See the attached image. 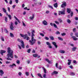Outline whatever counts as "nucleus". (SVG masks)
<instances>
[{
	"label": "nucleus",
	"mask_w": 78,
	"mask_h": 78,
	"mask_svg": "<svg viewBox=\"0 0 78 78\" xmlns=\"http://www.w3.org/2000/svg\"><path fill=\"white\" fill-rule=\"evenodd\" d=\"M7 53L8 54L7 56L8 58H7V59L9 61H12V59L11 58H13V51L12 50H11L10 48H7Z\"/></svg>",
	"instance_id": "f257e3e1"
},
{
	"label": "nucleus",
	"mask_w": 78,
	"mask_h": 78,
	"mask_svg": "<svg viewBox=\"0 0 78 78\" xmlns=\"http://www.w3.org/2000/svg\"><path fill=\"white\" fill-rule=\"evenodd\" d=\"M20 35L21 37H23L25 39H26V40L27 41H28L30 40V37L28 36L27 34H26L25 35H23V34H20Z\"/></svg>",
	"instance_id": "f03ea898"
},
{
	"label": "nucleus",
	"mask_w": 78,
	"mask_h": 78,
	"mask_svg": "<svg viewBox=\"0 0 78 78\" xmlns=\"http://www.w3.org/2000/svg\"><path fill=\"white\" fill-rule=\"evenodd\" d=\"M36 40L34 39V37H32L31 38V40L29 41V42L30 45H33L36 43Z\"/></svg>",
	"instance_id": "7ed1b4c3"
},
{
	"label": "nucleus",
	"mask_w": 78,
	"mask_h": 78,
	"mask_svg": "<svg viewBox=\"0 0 78 78\" xmlns=\"http://www.w3.org/2000/svg\"><path fill=\"white\" fill-rule=\"evenodd\" d=\"M46 44L48 45V48H52V46H51V45L50 43L49 42H46Z\"/></svg>",
	"instance_id": "20e7f679"
},
{
	"label": "nucleus",
	"mask_w": 78,
	"mask_h": 78,
	"mask_svg": "<svg viewBox=\"0 0 78 78\" xmlns=\"http://www.w3.org/2000/svg\"><path fill=\"white\" fill-rule=\"evenodd\" d=\"M61 6L62 8H64L66 6V2H63L62 4L61 5Z\"/></svg>",
	"instance_id": "39448f33"
},
{
	"label": "nucleus",
	"mask_w": 78,
	"mask_h": 78,
	"mask_svg": "<svg viewBox=\"0 0 78 78\" xmlns=\"http://www.w3.org/2000/svg\"><path fill=\"white\" fill-rule=\"evenodd\" d=\"M64 11H58V14L59 15H60V14H65V9H64Z\"/></svg>",
	"instance_id": "423d86ee"
},
{
	"label": "nucleus",
	"mask_w": 78,
	"mask_h": 78,
	"mask_svg": "<svg viewBox=\"0 0 78 78\" xmlns=\"http://www.w3.org/2000/svg\"><path fill=\"white\" fill-rule=\"evenodd\" d=\"M4 75V72L2 70L0 69V76H3Z\"/></svg>",
	"instance_id": "0eeeda50"
},
{
	"label": "nucleus",
	"mask_w": 78,
	"mask_h": 78,
	"mask_svg": "<svg viewBox=\"0 0 78 78\" xmlns=\"http://www.w3.org/2000/svg\"><path fill=\"white\" fill-rule=\"evenodd\" d=\"M10 30H14V27H13V23H11V25L10 27Z\"/></svg>",
	"instance_id": "6e6552de"
},
{
	"label": "nucleus",
	"mask_w": 78,
	"mask_h": 78,
	"mask_svg": "<svg viewBox=\"0 0 78 78\" xmlns=\"http://www.w3.org/2000/svg\"><path fill=\"white\" fill-rule=\"evenodd\" d=\"M9 67L11 68H13L14 67H16V65L14 63H12V65H9Z\"/></svg>",
	"instance_id": "1a4fd4ad"
},
{
	"label": "nucleus",
	"mask_w": 78,
	"mask_h": 78,
	"mask_svg": "<svg viewBox=\"0 0 78 78\" xmlns=\"http://www.w3.org/2000/svg\"><path fill=\"white\" fill-rule=\"evenodd\" d=\"M42 23L44 25H48V23L45 20H44L42 22Z\"/></svg>",
	"instance_id": "9d476101"
},
{
	"label": "nucleus",
	"mask_w": 78,
	"mask_h": 78,
	"mask_svg": "<svg viewBox=\"0 0 78 78\" xmlns=\"http://www.w3.org/2000/svg\"><path fill=\"white\" fill-rule=\"evenodd\" d=\"M6 53V51L3 50H1L0 51V53H1L2 55H3V53Z\"/></svg>",
	"instance_id": "9b49d317"
},
{
	"label": "nucleus",
	"mask_w": 78,
	"mask_h": 78,
	"mask_svg": "<svg viewBox=\"0 0 78 78\" xmlns=\"http://www.w3.org/2000/svg\"><path fill=\"white\" fill-rule=\"evenodd\" d=\"M52 44L54 45L55 48H58V45H56V42L54 41L52 43Z\"/></svg>",
	"instance_id": "f8f14e48"
},
{
	"label": "nucleus",
	"mask_w": 78,
	"mask_h": 78,
	"mask_svg": "<svg viewBox=\"0 0 78 78\" xmlns=\"http://www.w3.org/2000/svg\"><path fill=\"white\" fill-rule=\"evenodd\" d=\"M55 66L57 68H58V69H62V68H61V66H59L58 67V63H57L56 64Z\"/></svg>",
	"instance_id": "ddd939ff"
},
{
	"label": "nucleus",
	"mask_w": 78,
	"mask_h": 78,
	"mask_svg": "<svg viewBox=\"0 0 78 78\" xmlns=\"http://www.w3.org/2000/svg\"><path fill=\"white\" fill-rule=\"evenodd\" d=\"M71 37L72 38H73L74 41H77L78 39V38L76 37L75 36H72Z\"/></svg>",
	"instance_id": "4468645a"
},
{
	"label": "nucleus",
	"mask_w": 78,
	"mask_h": 78,
	"mask_svg": "<svg viewBox=\"0 0 78 78\" xmlns=\"http://www.w3.org/2000/svg\"><path fill=\"white\" fill-rule=\"evenodd\" d=\"M34 14H33L32 15V16H30L29 18L30 19V20H33V19H34Z\"/></svg>",
	"instance_id": "2eb2a0df"
},
{
	"label": "nucleus",
	"mask_w": 78,
	"mask_h": 78,
	"mask_svg": "<svg viewBox=\"0 0 78 78\" xmlns=\"http://www.w3.org/2000/svg\"><path fill=\"white\" fill-rule=\"evenodd\" d=\"M7 15L8 16L9 19L10 20H11V18H12V17H11V16L9 14L8 15V13H6Z\"/></svg>",
	"instance_id": "dca6fc26"
},
{
	"label": "nucleus",
	"mask_w": 78,
	"mask_h": 78,
	"mask_svg": "<svg viewBox=\"0 0 78 78\" xmlns=\"http://www.w3.org/2000/svg\"><path fill=\"white\" fill-rule=\"evenodd\" d=\"M60 53H66V51L62 50H60L59 51Z\"/></svg>",
	"instance_id": "f3484780"
},
{
	"label": "nucleus",
	"mask_w": 78,
	"mask_h": 78,
	"mask_svg": "<svg viewBox=\"0 0 78 78\" xmlns=\"http://www.w3.org/2000/svg\"><path fill=\"white\" fill-rule=\"evenodd\" d=\"M21 43L22 44L21 45L22 47L23 48H25V45H24V43H23V42Z\"/></svg>",
	"instance_id": "a211bd4d"
},
{
	"label": "nucleus",
	"mask_w": 78,
	"mask_h": 78,
	"mask_svg": "<svg viewBox=\"0 0 78 78\" xmlns=\"http://www.w3.org/2000/svg\"><path fill=\"white\" fill-rule=\"evenodd\" d=\"M14 18L15 19L17 20V21H18V22H19V23H20V20H19V19H18L17 18V17H16V16H14Z\"/></svg>",
	"instance_id": "6ab92c4d"
},
{
	"label": "nucleus",
	"mask_w": 78,
	"mask_h": 78,
	"mask_svg": "<svg viewBox=\"0 0 78 78\" xmlns=\"http://www.w3.org/2000/svg\"><path fill=\"white\" fill-rule=\"evenodd\" d=\"M68 64L69 65H70V64H71V62H72V60H68Z\"/></svg>",
	"instance_id": "aec40b11"
},
{
	"label": "nucleus",
	"mask_w": 78,
	"mask_h": 78,
	"mask_svg": "<svg viewBox=\"0 0 78 78\" xmlns=\"http://www.w3.org/2000/svg\"><path fill=\"white\" fill-rule=\"evenodd\" d=\"M67 9V12L69 13H70V11H71V9L68 8Z\"/></svg>",
	"instance_id": "412c9836"
},
{
	"label": "nucleus",
	"mask_w": 78,
	"mask_h": 78,
	"mask_svg": "<svg viewBox=\"0 0 78 78\" xmlns=\"http://www.w3.org/2000/svg\"><path fill=\"white\" fill-rule=\"evenodd\" d=\"M2 9L3 12H4L5 13H6V10L5 9V8H2Z\"/></svg>",
	"instance_id": "4be33fe9"
},
{
	"label": "nucleus",
	"mask_w": 78,
	"mask_h": 78,
	"mask_svg": "<svg viewBox=\"0 0 78 78\" xmlns=\"http://www.w3.org/2000/svg\"><path fill=\"white\" fill-rule=\"evenodd\" d=\"M54 6L55 8H57L58 7V3H56L54 4Z\"/></svg>",
	"instance_id": "5701e85b"
},
{
	"label": "nucleus",
	"mask_w": 78,
	"mask_h": 78,
	"mask_svg": "<svg viewBox=\"0 0 78 78\" xmlns=\"http://www.w3.org/2000/svg\"><path fill=\"white\" fill-rule=\"evenodd\" d=\"M58 40H60V41H63V39L59 37H58Z\"/></svg>",
	"instance_id": "b1692460"
},
{
	"label": "nucleus",
	"mask_w": 78,
	"mask_h": 78,
	"mask_svg": "<svg viewBox=\"0 0 78 78\" xmlns=\"http://www.w3.org/2000/svg\"><path fill=\"white\" fill-rule=\"evenodd\" d=\"M5 22H6V23L8 22V18H7V17H5Z\"/></svg>",
	"instance_id": "393cba45"
},
{
	"label": "nucleus",
	"mask_w": 78,
	"mask_h": 78,
	"mask_svg": "<svg viewBox=\"0 0 78 78\" xmlns=\"http://www.w3.org/2000/svg\"><path fill=\"white\" fill-rule=\"evenodd\" d=\"M67 22L68 23H71V21L69 19L67 20Z\"/></svg>",
	"instance_id": "a878e982"
},
{
	"label": "nucleus",
	"mask_w": 78,
	"mask_h": 78,
	"mask_svg": "<svg viewBox=\"0 0 78 78\" xmlns=\"http://www.w3.org/2000/svg\"><path fill=\"white\" fill-rule=\"evenodd\" d=\"M76 49V47H74L72 48V51H75Z\"/></svg>",
	"instance_id": "bb28decb"
},
{
	"label": "nucleus",
	"mask_w": 78,
	"mask_h": 78,
	"mask_svg": "<svg viewBox=\"0 0 78 78\" xmlns=\"http://www.w3.org/2000/svg\"><path fill=\"white\" fill-rule=\"evenodd\" d=\"M70 75H71V76H73L75 75V74L74 73L72 72L70 73Z\"/></svg>",
	"instance_id": "cd10ccee"
},
{
	"label": "nucleus",
	"mask_w": 78,
	"mask_h": 78,
	"mask_svg": "<svg viewBox=\"0 0 78 78\" xmlns=\"http://www.w3.org/2000/svg\"><path fill=\"white\" fill-rule=\"evenodd\" d=\"M37 55H38L37 54H34L33 55V56H34V57L35 58L37 57Z\"/></svg>",
	"instance_id": "c85d7f7f"
},
{
	"label": "nucleus",
	"mask_w": 78,
	"mask_h": 78,
	"mask_svg": "<svg viewBox=\"0 0 78 78\" xmlns=\"http://www.w3.org/2000/svg\"><path fill=\"white\" fill-rule=\"evenodd\" d=\"M37 75L39 76V77H40V78H42V76H41V74L40 73H38Z\"/></svg>",
	"instance_id": "c756f323"
},
{
	"label": "nucleus",
	"mask_w": 78,
	"mask_h": 78,
	"mask_svg": "<svg viewBox=\"0 0 78 78\" xmlns=\"http://www.w3.org/2000/svg\"><path fill=\"white\" fill-rule=\"evenodd\" d=\"M10 36H11V37H14V35L12 34V33H10Z\"/></svg>",
	"instance_id": "7c9ffc66"
},
{
	"label": "nucleus",
	"mask_w": 78,
	"mask_h": 78,
	"mask_svg": "<svg viewBox=\"0 0 78 78\" xmlns=\"http://www.w3.org/2000/svg\"><path fill=\"white\" fill-rule=\"evenodd\" d=\"M58 20L59 21V22H60V23H61L62 22V20H61V19H58Z\"/></svg>",
	"instance_id": "2f4dec72"
},
{
	"label": "nucleus",
	"mask_w": 78,
	"mask_h": 78,
	"mask_svg": "<svg viewBox=\"0 0 78 78\" xmlns=\"http://www.w3.org/2000/svg\"><path fill=\"white\" fill-rule=\"evenodd\" d=\"M43 70H44V73H46V69L44 68V67H43Z\"/></svg>",
	"instance_id": "473e14b6"
},
{
	"label": "nucleus",
	"mask_w": 78,
	"mask_h": 78,
	"mask_svg": "<svg viewBox=\"0 0 78 78\" xmlns=\"http://www.w3.org/2000/svg\"><path fill=\"white\" fill-rule=\"evenodd\" d=\"M48 8H51V9H53V7H52V6L50 5H48Z\"/></svg>",
	"instance_id": "72a5a7b5"
},
{
	"label": "nucleus",
	"mask_w": 78,
	"mask_h": 78,
	"mask_svg": "<svg viewBox=\"0 0 78 78\" xmlns=\"http://www.w3.org/2000/svg\"><path fill=\"white\" fill-rule=\"evenodd\" d=\"M55 34H60V32L59 31H57L55 33Z\"/></svg>",
	"instance_id": "f704fd0d"
},
{
	"label": "nucleus",
	"mask_w": 78,
	"mask_h": 78,
	"mask_svg": "<svg viewBox=\"0 0 78 78\" xmlns=\"http://www.w3.org/2000/svg\"><path fill=\"white\" fill-rule=\"evenodd\" d=\"M18 41H19V42H20L21 43H22L23 42L22 41L20 40L19 38L18 39Z\"/></svg>",
	"instance_id": "c9c22d12"
},
{
	"label": "nucleus",
	"mask_w": 78,
	"mask_h": 78,
	"mask_svg": "<svg viewBox=\"0 0 78 78\" xmlns=\"http://www.w3.org/2000/svg\"><path fill=\"white\" fill-rule=\"evenodd\" d=\"M25 74L27 75V76H29V73L28 72H26Z\"/></svg>",
	"instance_id": "e433bc0d"
},
{
	"label": "nucleus",
	"mask_w": 78,
	"mask_h": 78,
	"mask_svg": "<svg viewBox=\"0 0 78 78\" xmlns=\"http://www.w3.org/2000/svg\"><path fill=\"white\" fill-rule=\"evenodd\" d=\"M54 27L55 28H58V26H57V25H56L55 23H54Z\"/></svg>",
	"instance_id": "4c0bfd02"
},
{
	"label": "nucleus",
	"mask_w": 78,
	"mask_h": 78,
	"mask_svg": "<svg viewBox=\"0 0 78 78\" xmlns=\"http://www.w3.org/2000/svg\"><path fill=\"white\" fill-rule=\"evenodd\" d=\"M1 38L2 41H5V40H4V38H3V37H1Z\"/></svg>",
	"instance_id": "58836bf2"
},
{
	"label": "nucleus",
	"mask_w": 78,
	"mask_h": 78,
	"mask_svg": "<svg viewBox=\"0 0 78 78\" xmlns=\"http://www.w3.org/2000/svg\"><path fill=\"white\" fill-rule=\"evenodd\" d=\"M45 60L46 61H47V62H48L49 63H50V61H49V60H48V59L46 58L45 59Z\"/></svg>",
	"instance_id": "ea45409f"
},
{
	"label": "nucleus",
	"mask_w": 78,
	"mask_h": 78,
	"mask_svg": "<svg viewBox=\"0 0 78 78\" xmlns=\"http://www.w3.org/2000/svg\"><path fill=\"white\" fill-rule=\"evenodd\" d=\"M55 22L56 23V24H57V25H59V23L58 21H55Z\"/></svg>",
	"instance_id": "a19ab883"
},
{
	"label": "nucleus",
	"mask_w": 78,
	"mask_h": 78,
	"mask_svg": "<svg viewBox=\"0 0 78 78\" xmlns=\"http://www.w3.org/2000/svg\"><path fill=\"white\" fill-rule=\"evenodd\" d=\"M66 34L65 33L61 34V35H62V36H66Z\"/></svg>",
	"instance_id": "79ce46f5"
},
{
	"label": "nucleus",
	"mask_w": 78,
	"mask_h": 78,
	"mask_svg": "<svg viewBox=\"0 0 78 78\" xmlns=\"http://www.w3.org/2000/svg\"><path fill=\"white\" fill-rule=\"evenodd\" d=\"M16 63L18 64H20V61L19 60H17L16 61Z\"/></svg>",
	"instance_id": "37998d69"
},
{
	"label": "nucleus",
	"mask_w": 78,
	"mask_h": 78,
	"mask_svg": "<svg viewBox=\"0 0 78 78\" xmlns=\"http://www.w3.org/2000/svg\"><path fill=\"white\" fill-rule=\"evenodd\" d=\"M76 28H73V32H75V31H76Z\"/></svg>",
	"instance_id": "c03bdc74"
},
{
	"label": "nucleus",
	"mask_w": 78,
	"mask_h": 78,
	"mask_svg": "<svg viewBox=\"0 0 78 78\" xmlns=\"http://www.w3.org/2000/svg\"><path fill=\"white\" fill-rule=\"evenodd\" d=\"M69 68H70V69H73V66L72 65L69 66Z\"/></svg>",
	"instance_id": "a18cd8bd"
},
{
	"label": "nucleus",
	"mask_w": 78,
	"mask_h": 78,
	"mask_svg": "<svg viewBox=\"0 0 78 78\" xmlns=\"http://www.w3.org/2000/svg\"><path fill=\"white\" fill-rule=\"evenodd\" d=\"M46 14H49L50 13V11L48 10H47L46 12Z\"/></svg>",
	"instance_id": "49530a36"
},
{
	"label": "nucleus",
	"mask_w": 78,
	"mask_h": 78,
	"mask_svg": "<svg viewBox=\"0 0 78 78\" xmlns=\"http://www.w3.org/2000/svg\"><path fill=\"white\" fill-rule=\"evenodd\" d=\"M54 74H58V72H57L56 71H54Z\"/></svg>",
	"instance_id": "de8ad7c7"
},
{
	"label": "nucleus",
	"mask_w": 78,
	"mask_h": 78,
	"mask_svg": "<svg viewBox=\"0 0 78 78\" xmlns=\"http://www.w3.org/2000/svg\"><path fill=\"white\" fill-rule=\"evenodd\" d=\"M40 35L41 36H43V37L44 36V35L43 34H42L41 33H40Z\"/></svg>",
	"instance_id": "09e8293b"
},
{
	"label": "nucleus",
	"mask_w": 78,
	"mask_h": 78,
	"mask_svg": "<svg viewBox=\"0 0 78 78\" xmlns=\"http://www.w3.org/2000/svg\"><path fill=\"white\" fill-rule=\"evenodd\" d=\"M73 12H71V17H72V16H73Z\"/></svg>",
	"instance_id": "8fccbe9b"
},
{
	"label": "nucleus",
	"mask_w": 78,
	"mask_h": 78,
	"mask_svg": "<svg viewBox=\"0 0 78 78\" xmlns=\"http://www.w3.org/2000/svg\"><path fill=\"white\" fill-rule=\"evenodd\" d=\"M50 38L51 40H54V38L53 37H51Z\"/></svg>",
	"instance_id": "3c124183"
},
{
	"label": "nucleus",
	"mask_w": 78,
	"mask_h": 78,
	"mask_svg": "<svg viewBox=\"0 0 78 78\" xmlns=\"http://www.w3.org/2000/svg\"><path fill=\"white\" fill-rule=\"evenodd\" d=\"M30 51H31V49H30L27 50V52L30 53Z\"/></svg>",
	"instance_id": "603ef678"
},
{
	"label": "nucleus",
	"mask_w": 78,
	"mask_h": 78,
	"mask_svg": "<svg viewBox=\"0 0 78 78\" xmlns=\"http://www.w3.org/2000/svg\"><path fill=\"white\" fill-rule=\"evenodd\" d=\"M9 2L10 4H11L12 3V0H10Z\"/></svg>",
	"instance_id": "864d4df0"
},
{
	"label": "nucleus",
	"mask_w": 78,
	"mask_h": 78,
	"mask_svg": "<svg viewBox=\"0 0 78 78\" xmlns=\"http://www.w3.org/2000/svg\"><path fill=\"white\" fill-rule=\"evenodd\" d=\"M18 75H19L20 76H21V75H22V73L20 72H19L18 73Z\"/></svg>",
	"instance_id": "5fc2aeb1"
},
{
	"label": "nucleus",
	"mask_w": 78,
	"mask_h": 78,
	"mask_svg": "<svg viewBox=\"0 0 78 78\" xmlns=\"http://www.w3.org/2000/svg\"><path fill=\"white\" fill-rule=\"evenodd\" d=\"M38 4L39 5H42V3L41 2H38Z\"/></svg>",
	"instance_id": "6e6d98bb"
},
{
	"label": "nucleus",
	"mask_w": 78,
	"mask_h": 78,
	"mask_svg": "<svg viewBox=\"0 0 78 78\" xmlns=\"http://www.w3.org/2000/svg\"><path fill=\"white\" fill-rule=\"evenodd\" d=\"M45 39H46V40H49V38L47 37H45Z\"/></svg>",
	"instance_id": "4d7b16f0"
},
{
	"label": "nucleus",
	"mask_w": 78,
	"mask_h": 78,
	"mask_svg": "<svg viewBox=\"0 0 78 78\" xmlns=\"http://www.w3.org/2000/svg\"><path fill=\"white\" fill-rule=\"evenodd\" d=\"M23 25L24 27H26V25H25V24L24 23V22H23Z\"/></svg>",
	"instance_id": "13d9d810"
},
{
	"label": "nucleus",
	"mask_w": 78,
	"mask_h": 78,
	"mask_svg": "<svg viewBox=\"0 0 78 78\" xmlns=\"http://www.w3.org/2000/svg\"><path fill=\"white\" fill-rule=\"evenodd\" d=\"M15 2L17 4L19 2V0H15Z\"/></svg>",
	"instance_id": "bf43d9fd"
},
{
	"label": "nucleus",
	"mask_w": 78,
	"mask_h": 78,
	"mask_svg": "<svg viewBox=\"0 0 78 78\" xmlns=\"http://www.w3.org/2000/svg\"><path fill=\"white\" fill-rule=\"evenodd\" d=\"M50 25H51V26H54V23H50Z\"/></svg>",
	"instance_id": "052dcab7"
},
{
	"label": "nucleus",
	"mask_w": 78,
	"mask_h": 78,
	"mask_svg": "<svg viewBox=\"0 0 78 78\" xmlns=\"http://www.w3.org/2000/svg\"><path fill=\"white\" fill-rule=\"evenodd\" d=\"M5 33H8V30H7L6 29H5Z\"/></svg>",
	"instance_id": "680f3d73"
},
{
	"label": "nucleus",
	"mask_w": 78,
	"mask_h": 78,
	"mask_svg": "<svg viewBox=\"0 0 78 78\" xmlns=\"http://www.w3.org/2000/svg\"><path fill=\"white\" fill-rule=\"evenodd\" d=\"M18 46L19 48L20 49V50H21V49H22V48H21V46L20 45H18Z\"/></svg>",
	"instance_id": "e2e57ef3"
},
{
	"label": "nucleus",
	"mask_w": 78,
	"mask_h": 78,
	"mask_svg": "<svg viewBox=\"0 0 78 78\" xmlns=\"http://www.w3.org/2000/svg\"><path fill=\"white\" fill-rule=\"evenodd\" d=\"M34 34H32V35H31V37H33V36H35Z\"/></svg>",
	"instance_id": "0e129e2a"
},
{
	"label": "nucleus",
	"mask_w": 78,
	"mask_h": 78,
	"mask_svg": "<svg viewBox=\"0 0 78 78\" xmlns=\"http://www.w3.org/2000/svg\"><path fill=\"white\" fill-rule=\"evenodd\" d=\"M6 64H9V63H11V62L7 61L6 62Z\"/></svg>",
	"instance_id": "69168bd1"
},
{
	"label": "nucleus",
	"mask_w": 78,
	"mask_h": 78,
	"mask_svg": "<svg viewBox=\"0 0 78 78\" xmlns=\"http://www.w3.org/2000/svg\"><path fill=\"white\" fill-rule=\"evenodd\" d=\"M75 20H78V17H76L75 18Z\"/></svg>",
	"instance_id": "338daca9"
},
{
	"label": "nucleus",
	"mask_w": 78,
	"mask_h": 78,
	"mask_svg": "<svg viewBox=\"0 0 78 78\" xmlns=\"http://www.w3.org/2000/svg\"><path fill=\"white\" fill-rule=\"evenodd\" d=\"M76 37H78V33H76Z\"/></svg>",
	"instance_id": "774afa93"
}]
</instances>
